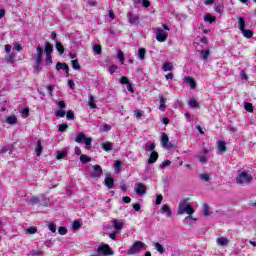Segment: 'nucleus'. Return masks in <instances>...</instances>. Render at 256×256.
Segmentation results:
<instances>
[{
    "label": "nucleus",
    "mask_w": 256,
    "mask_h": 256,
    "mask_svg": "<svg viewBox=\"0 0 256 256\" xmlns=\"http://www.w3.org/2000/svg\"><path fill=\"white\" fill-rule=\"evenodd\" d=\"M184 213H187V217L184 218L183 223L185 225H193L195 221H197V218H193V213H195V209L191 207V205L188 203L187 199L181 200L178 205V211L177 215H183Z\"/></svg>",
    "instance_id": "f257e3e1"
},
{
    "label": "nucleus",
    "mask_w": 256,
    "mask_h": 256,
    "mask_svg": "<svg viewBox=\"0 0 256 256\" xmlns=\"http://www.w3.org/2000/svg\"><path fill=\"white\" fill-rule=\"evenodd\" d=\"M34 61V73H36V75H39V72L41 71V64L43 63V48H41V46H38L36 48V53H34Z\"/></svg>",
    "instance_id": "f03ea898"
},
{
    "label": "nucleus",
    "mask_w": 256,
    "mask_h": 256,
    "mask_svg": "<svg viewBox=\"0 0 256 256\" xmlns=\"http://www.w3.org/2000/svg\"><path fill=\"white\" fill-rule=\"evenodd\" d=\"M253 181V176L249 174L247 171L239 172V174L236 177V183L238 185H249Z\"/></svg>",
    "instance_id": "7ed1b4c3"
},
{
    "label": "nucleus",
    "mask_w": 256,
    "mask_h": 256,
    "mask_svg": "<svg viewBox=\"0 0 256 256\" xmlns=\"http://www.w3.org/2000/svg\"><path fill=\"white\" fill-rule=\"evenodd\" d=\"M139 251H147V245L141 241H136L128 249L127 255H135V253H139Z\"/></svg>",
    "instance_id": "20e7f679"
},
{
    "label": "nucleus",
    "mask_w": 256,
    "mask_h": 256,
    "mask_svg": "<svg viewBox=\"0 0 256 256\" xmlns=\"http://www.w3.org/2000/svg\"><path fill=\"white\" fill-rule=\"evenodd\" d=\"M167 37H168L167 31L161 28H158L156 30V39L157 41H159V43H165V41H167Z\"/></svg>",
    "instance_id": "39448f33"
},
{
    "label": "nucleus",
    "mask_w": 256,
    "mask_h": 256,
    "mask_svg": "<svg viewBox=\"0 0 256 256\" xmlns=\"http://www.w3.org/2000/svg\"><path fill=\"white\" fill-rule=\"evenodd\" d=\"M101 175H103V168H101V166L99 165H94L90 177H92L93 179H99Z\"/></svg>",
    "instance_id": "423d86ee"
},
{
    "label": "nucleus",
    "mask_w": 256,
    "mask_h": 256,
    "mask_svg": "<svg viewBox=\"0 0 256 256\" xmlns=\"http://www.w3.org/2000/svg\"><path fill=\"white\" fill-rule=\"evenodd\" d=\"M161 143L162 147H165L166 149H173L175 146L169 142V136H167L166 133H162L161 135Z\"/></svg>",
    "instance_id": "0eeeda50"
},
{
    "label": "nucleus",
    "mask_w": 256,
    "mask_h": 256,
    "mask_svg": "<svg viewBox=\"0 0 256 256\" xmlns=\"http://www.w3.org/2000/svg\"><path fill=\"white\" fill-rule=\"evenodd\" d=\"M98 255H113V252L111 251V248H109V245H103L99 246L97 249Z\"/></svg>",
    "instance_id": "6e6552de"
},
{
    "label": "nucleus",
    "mask_w": 256,
    "mask_h": 256,
    "mask_svg": "<svg viewBox=\"0 0 256 256\" xmlns=\"http://www.w3.org/2000/svg\"><path fill=\"white\" fill-rule=\"evenodd\" d=\"M104 184L109 189H113L115 187V179H113V176H111V174H106L105 179H104Z\"/></svg>",
    "instance_id": "1a4fd4ad"
},
{
    "label": "nucleus",
    "mask_w": 256,
    "mask_h": 256,
    "mask_svg": "<svg viewBox=\"0 0 256 256\" xmlns=\"http://www.w3.org/2000/svg\"><path fill=\"white\" fill-rule=\"evenodd\" d=\"M136 195H145L147 193V187L143 183H137L135 186Z\"/></svg>",
    "instance_id": "9d476101"
},
{
    "label": "nucleus",
    "mask_w": 256,
    "mask_h": 256,
    "mask_svg": "<svg viewBox=\"0 0 256 256\" xmlns=\"http://www.w3.org/2000/svg\"><path fill=\"white\" fill-rule=\"evenodd\" d=\"M127 18H128V23H130V25H139V16L134 15L131 12H128Z\"/></svg>",
    "instance_id": "9b49d317"
},
{
    "label": "nucleus",
    "mask_w": 256,
    "mask_h": 256,
    "mask_svg": "<svg viewBox=\"0 0 256 256\" xmlns=\"http://www.w3.org/2000/svg\"><path fill=\"white\" fill-rule=\"evenodd\" d=\"M160 213L162 214H166V217H172L173 215V211H171V207L167 206V205H162L161 209H160Z\"/></svg>",
    "instance_id": "f8f14e48"
},
{
    "label": "nucleus",
    "mask_w": 256,
    "mask_h": 256,
    "mask_svg": "<svg viewBox=\"0 0 256 256\" xmlns=\"http://www.w3.org/2000/svg\"><path fill=\"white\" fill-rule=\"evenodd\" d=\"M185 83H188V85L191 87V89H197V82H195V79L192 77H184Z\"/></svg>",
    "instance_id": "ddd939ff"
},
{
    "label": "nucleus",
    "mask_w": 256,
    "mask_h": 256,
    "mask_svg": "<svg viewBox=\"0 0 256 256\" xmlns=\"http://www.w3.org/2000/svg\"><path fill=\"white\" fill-rule=\"evenodd\" d=\"M216 243L217 245H219V247H227V245H229V239L225 237H220L217 238Z\"/></svg>",
    "instance_id": "4468645a"
},
{
    "label": "nucleus",
    "mask_w": 256,
    "mask_h": 256,
    "mask_svg": "<svg viewBox=\"0 0 256 256\" xmlns=\"http://www.w3.org/2000/svg\"><path fill=\"white\" fill-rule=\"evenodd\" d=\"M217 149H218V151H220V153H225L227 151V145H226L225 141L219 140L217 142Z\"/></svg>",
    "instance_id": "2eb2a0df"
},
{
    "label": "nucleus",
    "mask_w": 256,
    "mask_h": 256,
    "mask_svg": "<svg viewBox=\"0 0 256 256\" xmlns=\"http://www.w3.org/2000/svg\"><path fill=\"white\" fill-rule=\"evenodd\" d=\"M241 33H242L243 37H245L246 39H251L254 35L253 30L245 29V28L243 30H241Z\"/></svg>",
    "instance_id": "dca6fc26"
},
{
    "label": "nucleus",
    "mask_w": 256,
    "mask_h": 256,
    "mask_svg": "<svg viewBox=\"0 0 256 256\" xmlns=\"http://www.w3.org/2000/svg\"><path fill=\"white\" fill-rule=\"evenodd\" d=\"M35 152L37 157L41 156V153H43V143L41 140H37Z\"/></svg>",
    "instance_id": "f3484780"
},
{
    "label": "nucleus",
    "mask_w": 256,
    "mask_h": 256,
    "mask_svg": "<svg viewBox=\"0 0 256 256\" xmlns=\"http://www.w3.org/2000/svg\"><path fill=\"white\" fill-rule=\"evenodd\" d=\"M112 223H113L114 229H116V232H119V231H121V229H123V222H121L117 219H114L112 221Z\"/></svg>",
    "instance_id": "a211bd4d"
},
{
    "label": "nucleus",
    "mask_w": 256,
    "mask_h": 256,
    "mask_svg": "<svg viewBox=\"0 0 256 256\" xmlns=\"http://www.w3.org/2000/svg\"><path fill=\"white\" fill-rule=\"evenodd\" d=\"M69 71V65H67V63H61V62H57L56 64V70L57 71Z\"/></svg>",
    "instance_id": "6ab92c4d"
},
{
    "label": "nucleus",
    "mask_w": 256,
    "mask_h": 256,
    "mask_svg": "<svg viewBox=\"0 0 256 256\" xmlns=\"http://www.w3.org/2000/svg\"><path fill=\"white\" fill-rule=\"evenodd\" d=\"M204 21L206 23H215V21H217V17H215L211 14H206V15H204Z\"/></svg>",
    "instance_id": "aec40b11"
},
{
    "label": "nucleus",
    "mask_w": 256,
    "mask_h": 256,
    "mask_svg": "<svg viewBox=\"0 0 256 256\" xmlns=\"http://www.w3.org/2000/svg\"><path fill=\"white\" fill-rule=\"evenodd\" d=\"M159 159V154L157 152H152L150 158L148 159V163L151 165L155 163Z\"/></svg>",
    "instance_id": "412c9836"
},
{
    "label": "nucleus",
    "mask_w": 256,
    "mask_h": 256,
    "mask_svg": "<svg viewBox=\"0 0 256 256\" xmlns=\"http://www.w3.org/2000/svg\"><path fill=\"white\" fill-rule=\"evenodd\" d=\"M43 255H45V252H43V250L41 249L32 250L28 253V256H43Z\"/></svg>",
    "instance_id": "4be33fe9"
},
{
    "label": "nucleus",
    "mask_w": 256,
    "mask_h": 256,
    "mask_svg": "<svg viewBox=\"0 0 256 256\" xmlns=\"http://www.w3.org/2000/svg\"><path fill=\"white\" fill-rule=\"evenodd\" d=\"M44 51H45L46 55H51V53H53V45H51V43H49V42H46Z\"/></svg>",
    "instance_id": "5701e85b"
},
{
    "label": "nucleus",
    "mask_w": 256,
    "mask_h": 256,
    "mask_svg": "<svg viewBox=\"0 0 256 256\" xmlns=\"http://www.w3.org/2000/svg\"><path fill=\"white\" fill-rule=\"evenodd\" d=\"M245 27H246L245 18L239 17V18H238V29H239L240 31H243V30L245 29Z\"/></svg>",
    "instance_id": "b1692460"
},
{
    "label": "nucleus",
    "mask_w": 256,
    "mask_h": 256,
    "mask_svg": "<svg viewBox=\"0 0 256 256\" xmlns=\"http://www.w3.org/2000/svg\"><path fill=\"white\" fill-rule=\"evenodd\" d=\"M188 105L191 109H197L199 107V102L195 98H192L188 101Z\"/></svg>",
    "instance_id": "393cba45"
},
{
    "label": "nucleus",
    "mask_w": 256,
    "mask_h": 256,
    "mask_svg": "<svg viewBox=\"0 0 256 256\" xmlns=\"http://www.w3.org/2000/svg\"><path fill=\"white\" fill-rule=\"evenodd\" d=\"M5 61H6V63H10L11 65H12V63H15V54H13V53L7 54L5 56Z\"/></svg>",
    "instance_id": "a878e982"
},
{
    "label": "nucleus",
    "mask_w": 256,
    "mask_h": 256,
    "mask_svg": "<svg viewBox=\"0 0 256 256\" xmlns=\"http://www.w3.org/2000/svg\"><path fill=\"white\" fill-rule=\"evenodd\" d=\"M211 54V52L209 50H201L200 51V57L201 59H203L204 61H207V59H209V55Z\"/></svg>",
    "instance_id": "bb28decb"
},
{
    "label": "nucleus",
    "mask_w": 256,
    "mask_h": 256,
    "mask_svg": "<svg viewBox=\"0 0 256 256\" xmlns=\"http://www.w3.org/2000/svg\"><path fill=\"white\" fill-rule=\"evenodd\" d=\"M88 105L91 109H97V104H95V97H93V95L89 96Z\"/></svg>",
    "instance_id": "cd10ccee"
},
{
    "label": "nucleus",
    "mask_w": 256,
    "mask_h": 256,
    "mask_svg": "<svg viewBox=\"0 0 256 256\" xmlns=\"http://www.w3.org/2000/svg\"><path fill=\"white\" fill-rule=\"evenodd\" d=\"M102 148L104 149V151H113V143L111 142H105L104 144H102Z\"/></svg>",
    "instance_id": "c85d7f7f"
},
{
    "label": "nucleus",
    "mask_w": 256,
    "mask_h": 256,
    "mask_svg": "<svg viewBox=\"0 0 256 256\" xmlns=\"http://www.w3.org/2000/svg\"><path fill=\"white\" fill-rule=\"evenodd\" d=\"M56 49L60 55H63L65 53V48L63 47V44L61 42L56 41Z\"/></svg>",
    "instance_id": "c756f323"
},
{
    "label": "nucleus",
    "mask_w": 256,
    "mask_h": 256,
    "mask_svg": "<svg viewBox=\"0 0 256 256\" xmlns=\"http://www.w3.org/2000/svg\"><path fill=\"white\" fill-rule=\"evenodd\" d=\"M159 99H160L159 109H160V111H165V109H167V106L165 105V98L160 95Z\"/></svg>",
    "instance_id": "7c9ffc66"
},
{
    "label": "nucleus",
    "mask_w": 256,
    "mask_h": 256,
    "mask_svg": "<svg viewBox=\"0 0 256 256\" xmlns=\"http://www.w3.org/2000/svg\"><path fill=\"white\" fill-rule=\"evenodd\" d=\"M162 69L163 71H173V64H171V62H165Z\"/></svg>",
    "instance_id": "2f4dec72"
},
{
    "label": "nucleus",
    "mask_w": 256,
    "mask_h": 256,
    "mask_svg": "<svg viewBox=\"0 0 256 256\" xmlns=\"http://www.w3.org/2000/svg\"><path fill=\"white\" fill-rule=\"evenodd\" d=\"M6 123H8V125H15V123H17V117L16 116L7 117Z\"/></svg>",
    "instance_id": "473e14b6"
},
{
    "label": "nucleus",
    "mask_w": 256,
    "mask_h": 256,
    "mask_svg": "<svg viewBox=\"0 0 256 256\" xmlns=\"http://www.w3.org/2000/svg\"><path fill=\"white\" fill-rule=\"evenodd\" d=\"M154 247L158 251V253H160L161 255H163V253H165V249L163 248V245H161L159 242H156L154 244Z\"/></svg>",
    "instance_id": "72a5a7b5"
},
{
    "label": "nucleus",
    "mask_w": 256,
    "mask_h": 256,
    "mask_svg": "<svg viewBox=\"0 0 256 256\" xmlns=\"http://www.w3.org/2000/svg\"><path fill=\"white\" fill-rule=\"evenodd\" d=\"M72 229L74 231H79V229H81V222L79 220H74L72 223Z\"/></svg>",
    "instance_id": "f704fd0d"
},
{
    "label": "nucleus",
    "mask_w": 256,
    "mask_h": 256,
    "mask_svg": "<svg viewBox=\"0 0 256 256\" xmlns=\"http://www.w3.org/2000/svg\"><path fill=\"white\" fill-rule=\"evenodd\" d=\"M72 68L75 69L76 71H79L81 69V65L79 64V60L75 59L71 61Z\"/></svg>",
    "instance_id": "c9c22d12"
},
{
    "label": "nucleus",
    "mask_w": 256,
    "mask_h": 256,
    "mask_svg": "<svg viewBox=\"0 0 256 256\" xmlns=\"http://www.w3.org/2000/svg\"><path fill=\"white\" fill-rule=\"evenodd\" d=\"M203 215L204 217H209L211 215V211H209V205L203 204Z\"/></svg>",
    "instance_id": "e433bc0d"
},
{
    "label": "nucleus",
    "mask_w": 256,
    "mask_h": 256,
    "mask_svg": "<svg viewBox=\"0 0 256 256\" xmlns=\"http://www.w3.org/2000/svg\"><path fill=\"white\" fill-rule=\"evenodd\" d=\"M121 161L117 160L114 164V171L115 173H121Z\"/></svg>",
    "instance_id": "4c0bfd02"
},
{
    "label": "nucleus",
    "mask_w": 256,
    "mask_h": 256,
    "mask_svg": "<svg viewBox=\"0 0 256 256\" xmlns=\"http://www.w3.org/2000/svg\"><path fill=\"white\" fill-rule=\"evenodd\" d=\"M80 161L81 163L85 164V163H89L91 161V158H89V156L85 155V154H81L80 155Z\"/></svg>",
    "instance_id": "58836bf2"
},
{
    "label": "nucleus",
    "mask_w": 256,
    "mask_h": 256,
    "mask_svg": "<svg viewBox=\"0 0 256 256\" xmlns=\"http://www.w3.org/2000/svg\"><path fill=\"white\" fill-rule=\"evenodd\" d=\"M145 53H147V51L145 50V48H140L138 50V56L140 57V60L143 61L145 60Z\"/></svg>",
    "instance_id": "ea45409f"
},
{
    "label": "nucleus",
    "mask_w": 256,
    "mask_h": 256,
    "mask_svg": "<svg viewBox=\"0 0 256 256\" xmlns=\"http://www.w3.org/2000/svg\"><path fill=\"white\" fill-rule=\"evenodd\" d=\"M65 157H67L66 151H57L56 152V159H64Z\"/></svg>",
    "instance_id": "a19ab883"
},
{
    "label": "nucleus",
    "mask_w": 256,
    "mask_h": 256,
    "mask_svg": "<svg viewBox=\"0 0 256 256\" xmlns=\"http://www.w3.org/2000/svg\"><path fill=\"white\" fill-rule=\"evenodd\" d=\"M84 139H85V134L83 132H81L78 134L75 141H76V143H83Z\"/></svg>",
    "instance_id": "79ce46f5"
},
{
    "label": "nucleus",
    "mask_w": 256,
    "mask_h": 256,
    "mask_svg": "<svg viewBox=\"0 0 256 256\" xmlns=\"http://www.w3.org/2000/svg\"><path fill=\"white\" fill-rule=\"evenodd\" d=\"M244 109L248 111V113H253V104L246 102L244 104Z\"/></svg>",
    "instance_id": "37998d69"
},
{
    "label": "nucleus",
    "mask_w": 256,
    "mask_h": 256,
    "mask_svg": "<svg viewBox=\"0 0 256 256\" xmlns=\"http://www.w3.org/2000/svg\"><path fill=\"white\" fill-rule=\"evenodd\" d=\"M117 57H118L120 63H122V64L125 63V54H123V51L118 50Z\"/></svg>",
    "instance_id": "c03bdc74"
},
{
    "label": "nucleus",
    "mask_w": 256,
    "mask_h": 256,
    "mask_svg": "<svg viewBox=\"0 0 256 256\" xmlns=\"http://www.w3.org/2000/svg\"><path fill=\"white\" fill-rule=\"evenodd\" d=\"M201 181H210L211 176L208 173H202L199 175Z\"/></svg>",
    "instance_id": "a18cd8bd"
},
{
    "label": "nucleus",
    "mask_w": 256,
    "mask_h": 256,
    "mask_svg": "<svg viewBox=\"0 0 256 256\" xmlns=\"http://www.w3.org/2000/svg\"><path fill=\"white\" fill-rule=\"evenodd\" d=\"M67 129H69V125H67V123H63L58 126V130L60 131V133H63V131H67Z\"/></svg>",
    "instance_id": "49530a36"
},
{
    "label": "nucleus",
    "mask_w": 256,
    "mask_h": 256,
    "mask_svg": "<svg viewBox=\"0 0 256 256\" xmlns=\"http://www.w3.org/2000/svg\"><path fill=\"white\" fill-rule=\"evenodd\" d=\"M93 51H94V53H96L97 55H101V53H103V50L101 49V46H99V45H94L93 46Z\"/></svg>",
    "instance_id": "de8ad7c7"
},
{
    "label": "nucleus",
    "mask_w": 256,
    "mask_h": 256,
    "mask_svg": "<svg viewBox=\"0 0 256 256\" xmlns=\"http://www.w3.org/2000/svg\"><path fill=\"white\" fill-rule=\"evenodd\" d=\"M26 233H28V235H35V233H37V227H29L26 229Z\"/></svg>",
    "instance_id": "09e8293b"
},
{
    "label": "nucleus",
    "mask_w": 256,
    "mask_h": 256,
    "mask_svg": "<svg viewBox=\"0 0 256 256\" xmlns=\"http://www.w3.org/2000/svg\"><path fill=\"white\" fill-rule=\"evenodd\" d=\"M66 119H68V121H73V119H75V114L73 113V111L69 110L66 113Z\"/></svg>",
    "instance_id": "8fccbe9b"
},
{
    "label": "nucleus",
    "mask_w": 256,
    "mask_h": 256,
    "mask_svg": "<svg viewBox=\"0 0 256 256\" xmlns=\"http://www.w3.org/2000/svg\"><path fill=\"white\" fill-rule=\"evenodd\" d=\"M45 62L47 65H53V56L51 54H46Z\"/></svg>",
    "instance_id": "3c124183"
},
{
    "label": "nucleus",
    "mask_w": 256,
    "mask_h": 256,
    "mask_svg": "<svg viewBox=\"0 0 256 256\" xmlns=\"http://www.w3.org/2000/svg\"><path fill=\"white\" fill-rule=\"evenodd\" d=\"M169 165H171L170 160H165L161 164H159V168L160 169H165V167H169Z\"/></svg>",
    "instance_id": "603ef678"
},
{
    "label": "nucleus",
    "mask_w": 256,
    "mask_h": 256,
    "mask_svg": "<svg viewBox=\"0 0 256 256\" xmlns=\"http://www.w3.org/2000/svg\"><path fill=\"white\" fill-rule=\"evenodd\" d=\"M146 149H149L151 153L155 152V143H146Z\"/></svg>",
    "instance_id": "864d4df0"
},
{
    "label": "nucleus",
    "mask_w": 256,
    "mask_h": 256,
    "mask_svg": "<svg viewBox=\"0 0 256 256\" xmlns=\"http://www.w3.org/2000/svg\"><path fill=\"white\" fill-rule=\"evenodd\" d=\"M48 227H49V230H50L52 233H56V231H57V225H55V223L50 222L49 225H48Z\"/></svg>",
    "instance_id": "5fc2aeb1"
},
{
    "label": "nucleus",
    "mask_w": 256,
    "mask_h": 256,
    "mask_svg": "<svg viewBox=\"0 0 256 256\" xmlns=\"http://www.w3.org/2000/svg\"><path fill=\"white\" fill-rule=\"evenodd\" d=\"M134 117H136V119L143 117V110H134Z\"/></svg>",
    "instance_id": "6e6d98bb"
},
{
    "label": "nucleus",
    "mask_w": 256,
    "mask_h": 256,
    "mask_svg": "<svg viewBox=\"0 0 256 256\" xmlns=\"http://www.w3.org/2000/svg\"><path fill=\"white\" fill-rule=\"evenodd\" d=\"M84 143L87 147H91V143H93V138L91 137L84 138Z\"/></svg>",
    "instance_id": "4d7b16f0"
},
{
    "label": "nucleus",
    "mask_w": 256,
    "mask_h": 256,
    "mask_svg": "<svg viewBox=\"0 0 256 256\" xmlns=\"http://www.w3.org/2000/svg\"><path fill=\"white\" fill-rule=\"evenodd\" d=\"M59 235H67V229L63 226L58 228Z\"/></svg>",
    "instance_id": "13d9d810"
},
{
    "label": "nucleus",
    "mask_w": 256,
    "mask_h": 256,
    "mask_svg": "<svg viewBox=\"0 0 256 256\" xmlns=\"http://www.w3.org/2000/svg\"><path fill=\"white\" fill-rule=\"evenodd\" d=\"M55 115H56V117H65L66 112L63 111V110H57V111L55 112Z\"/></svg>",
    "instance_id": "bf43d9fd"
},
{
    "label": "nucleus",
    "mask_w": 256,
    "mask_h": 256,
    "mask_svg": "<svg viewBox=\"0 0 256 256\" xmlns=\"http://www.w3.org/2000/svg\"><path fill=\"white\" fill-rule=\"evenodd\" d=\"M30 203H31V205H37V204L40 203V200H39V198H37V197H32V198L30 199Z\"/></svg>",
    "instance_id": "052dcab7"
},
{
    "label": "nucleus",
    "mask_w": 256,
    "mask_h": 256,
    "mask_svg": "<svg viewBox=\"0 0 256 256\" xmlns=\"http://www.w3.org/2000/svg\"><path fill=\"white\" fill-rule=\"evenodd\" d=\"M163 203V195L156 196V205H161Z\"/></svg>",
    "instance_id": "680f3d73"
},
{
    "label": "nucleus",
    "mask_w": 256,
    "mask_h": 256,
    "mask_svg": "<svg viewBox=\"0 0 256 256\" xmlns=\"http://www.w3.org/2000/svg\"><path fill=\"white\" fill-rule=\"evenodd\" d=\"M120 83H121V85H127V83H129V79L125 76H122L120 78Z\"/></svg>",
    "instance_id": "e2e57ef3"
},
{
    "label": "nucleus",
    "mask_w": 256,
    "mask_h": 256,
    "mask_svg": "<svg viewBox=\"0 0 256 256\" xmlns=\"http://www.w3.org/2000/svg\"><path fill=\"white\" fill-rule=\"evenodd\" d=\"M240 75L242 79H244L245 81H249V76H247V73H245V70H241Z\"/></svg>",
    "instance_id": "0e129e2a"
},
{
    "label": "nucleus",
    "mask_w": 256,
    "mask_h": 256,
    "mask_svg": "<svg viewBox=\"0 0 256 256\" xmlns=\"http://www.w3.org/2000/svg\"><path fill=\"white\" fill-rule=\"evenodd\" d=\"M200 163H207L209 160L207 159V156H199Z\"/></svg>",
    "instance_id": "69168bd1"
},
{
    "label": "nucleus",
    "mask_w": 256,
    "mask_h": 256,
    "mask_svg": "<svg viewBox=\"0 0 256 256\" xmlns=\"http://www.w3.org/2000/svg\"><path fill=\"white\" fill-rule=\"evenodd\" d=\"M58 107H59V109H65V107H66L65 101H63V100L59 101Z\"/></svg>",
    "instance_id": "338daca9"
},
{
    "label": "nucleus",
    "mask_w": 256,
    "mask_h": 256,
    "mask_svg": "<svg viewBox=\"0 0 256 256\" xmlns=\"http://www.w3.org/2000/svg\"><path fill=\"white\" fill-rule=\"evenodd\" d=\"M117 71V66H115V65H112L111 67H110V69H109V73L111 74V75H113V73H115Z\"/></svg>",
    "instance_id": "774afa93"
}]
</instances>
